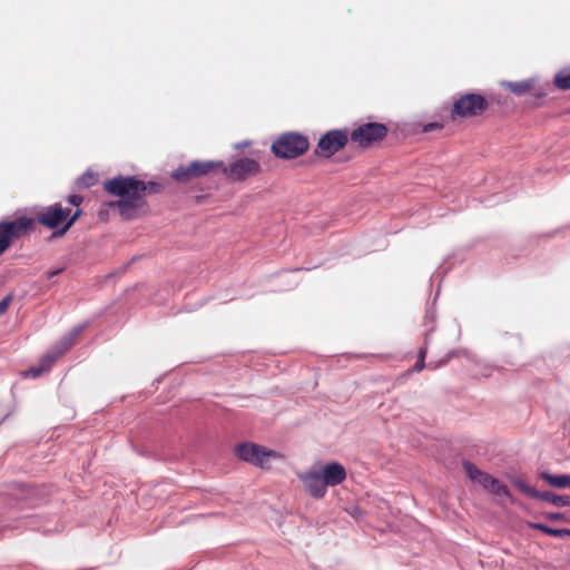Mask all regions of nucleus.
I'll return each mask as SVG.
<instances>
[{
	"instance_id": "obj_10",
	"label": "nucleus",
	"mask_w": 570,
	"mask_h": 570,
	"mask_svg": "<svg viewBox=\"0 0 570 570\" xmlns=\"http://www.w3.org/2000/svg\"><path fill=\"white\" fill-rule=\"evenodd\" d=\"M222 161L194 160L186 166H180L171 173L173 179L178 183H189L194 178L203 177L219 168Z\"/></svg>"
},
{
	"instance_id": "obj_1",
	"label": "nucleus",
	"mask_w": 570,
	"mask_h": 570,
	"mask_svg": "<svg viewBox=\"0 0 570 570\" xmlns=\"http://www.w3.org/2000/svg\"><path fill=\"white\" fill-rule=\"evenodd\" d=\"M104 189L119 199L104 203L99 216L109 208H117L124 219L130 220L148 212L146 196L160 193L161 185L144 181L134 176H117L106 180Z\"/></svg>"
},
{
	"instance_id": "obj_14",
	"label": "nucleus",
	"mask_w": 570,
	"mask_h": 570,
	"mask_svg": "<svg viewBox=\"0 0 570 570\" xmlns=\"http://www.w3.org/2000/svg\"><path fill=\"white\" fill-rule=\"evenodd\" d=\"M304 487L313 497H324L326 484L323 481L322 474L318 471H308L299 475Z\"/></svg>"
},
{
	"instance_id": "obj_6",
	"label": "nucleus",
	"mask_w": 570,
	"mask_h": 570,
	"mask_svg": "<svg viewBox=\"0 0 570 570\" xmlns=\"http://www.w3.org/2000/svg\"><path fill=\"white\" fill-rule=\"evenodd\" d=\"M350 140L362 149H367L373 145L381 142L389 134V128L381 122L361 124L351 131Z\"/></svg>"
},
{
	"instance_id": "obj_13",
	"label": "nucleus",
	"mask_w": 570,
	"mask_h": 570,
	"mask_svg": "<svg viewBox=\"0 0 570 570\" xmlns=\"http://www.w3.org/2000/svg\"><path fill=\"white\" fill-rule=\"evenodd\" d=\"M326 487H335L346 479V470L338 462H331L320 469Z\"/></svg>"
},
{
	"instance_id": "obj_20",
	"label": "nucleus",
	"mask_w": 570,
	"mask_h": 570,
	"mask_svg": "<svg viewBox=\"0 0 570 570\" xmlns=\"http://www.w3.org/2000/svg\"><path fill=\"white\" fill-rule=\"evenodd\" d=\"M444 128V124L440 121H432L428 124H415L414 131L415 132H431L434 130H442Z\"/></svg>"
},
{
	"instance_id": "obj_8",
	"label": "nucleus",
	"mask_w": 570,
	"mask_h": 570,
	"mask_svg": "<svg viewBox=\"0 0 570 570\" xmlns=\"http://www.w3.org/2000/svg\"><path fill=\"white\" fill-rule=\"evenodd\" d=\"M224 176L233 181L240 183L261 174L262 167L259 163L253 158H238L228 165H222Z\"/></svg>"
},
{
	"instance_id": "obj_18",
	"label": "nucleus",
	"mask_w": 570,
	"mask_h": 570,
	"mask_svg": "<svg viewBox=\"0 0 570 570\" xmlns=\"http://www.w3.org/2000/svg\"><path fill=\"white\" fill-rule=\"evenodd\" d=\"M517 488L525 495L534 497L535 499H564L563 497L553 495L549 492H546L543 494H539L538 492L533 491L527 483H524L521 480H518L515 482Z\"/></svg>"
},
{
	"instance_id": "obj_24",
	"label": "nucleus",
	"mask_w": 570,
	"mask_h": 570,
	"mask_svg": "<svg viewBox=\"0 0 570 570\" xmlns=\"http://www.w3.org/2000/svg\"><path fill=\"white\" fill-rule=\"evenodd\" d=\"M529 94L535 99H541L547 96V91L542 87L535 86V80H533V90Z\"/></svg>"
},
{
	"instance_id": "obj_4",
	"label": "nucleus",
	"mask_w": 570,
	"mask_h": 570,
	"mask_svg": "<svg viewBox=\"0 0 570 570\" xmlns=\"http://www.w3.org/2000/svg\"><path fill=\"white\" fill-rule=\"evenodd\" d=\"M309 147L306 136L298 132L279 135L272 145L274 155L282 159H293L304 155Z\"/></svg>"
},
{
	"instance_id": "obj_3",
	"label": "nucleus",
	"mask_w": 570,
	"mask_h": 570,
	"mask_svg": "<svg viewBox=\"0 0 570 570\" xmlns=\"http://www.w3.org/2000/svg\"><path fill=\"white\" fill-rule=\"evenodd\" d=\"M489 108V101L480 94H464L453 101L449 117L452 121L481 116Z\"/></svg>"
},
{
	"instance_id": "obj_12",
	"label": "nucleus",
	"mask_w": 570,
	"mask_h": 570,
	"mask_svg": "<svg viewBox=\"0 0 570 570\" xmlns=\"http://www.w3.org/2000/svg\"><path fill=\"white\" fill-rule=\"evenodd\" d=\"M9 488L10 490L8 492L1 494L12 497L13 499H30L51 494L50 490L43 485L32 487L14 483Z\"/></svg>"
},
{
	"instance_id": "obj_22",
	"label": "nucleus",
	"mask_w": 570,
	"mask_h": 570,
	"mask_svg": "<svg viewBox=\"0 0 570 570\" xmlns=\"http://www.w3.org/2000/svg\"><path fill=\"white\" fill-rule=\"evenodd\" d=\"M97 181V177L96 175L91 174V173H87L85 175H82L79 179H78V184L82 187H90L92 185H95V183Z\"/></svg>"
},
{
	"instance_id": "obj_26",
	"label": "nucleus",
	"mask_w": 570,
	"mask_h": 570,
	"mask_svg": "<svg viewBox=\"0 0 570 570\" xmlns=\"http://www.w3.org/2000/svg\"><path fill=\"white\" fill-rule=\"evenodd\" d=\"M424 367H425V361L417 358L416 363L414 364L412 370H410V372H421Z\"/></svg>"
},
{
	"instance_id": "obj_27",
	"label": "nucleus",
	"mask_w": 570,
	"mask_h": 570,
	"mask_svg": "<svg viewBox=\"0 0 570 570\" xmlns=\"http://www.w3.org/2000/svg\"><path fill=\"white\" fill-rule=\"evenodd\" d=\"M61 272H62V268L52 269V271L47 272L46 275H47V278L50 279L53 276L59 275Z\"/></svg>"
},
{
	"instance_id": "obj_16",
	"label": "nucleus",
	"mask_w": 570,
	"mask_h": 570,
	"mask_svg": "<svg viewBox=\"0 0 570 570\" xmlns=\"http://www.w3.org/2000/svg\"><path fill=\"white\" fill-rule=\"evenodd\" d=\"M502 86L517 96H523L533 90V79L503 81Z\"/></svg>"
},
{
	"instance_id": "obj_28",
	"label": "nucleus",
	"mask_w": 570,
	"mask_h": 570,
	"mask_svg": "<svg viewBox=\"0 0 570 570\" xmlns=\"http://www.w3.org/2000/svg\"><path fill=\"white\" fill-rule=\"evenodd\" d=\"M426 352H428L426 347H421L419 350L417 358L425 361Z\"/></svg>"
},
{
	"instance_id": "obj_32",
	"label": "nucleus",
	"mask_w": 570,
	"mask_h": 570,
	"mask_svg": "<svg viewBox=\"0 0 570 570\" xmlns=\"http://www.w3.org/2000/svg\"><path fill=\"white\" fill-rule=\"evenodd\" d=\"M568 488H570V475H568Z\"/></svg>"
},
{
	"instance_id": "obj_29",
	"label": "nucleus",
	"mask_w": 570,
	"mask_h": 570,
	"mask_svg": "<svg viewBox=\"0 0 570 570\" xmlns=\"http://www.w3.org/2000/svg\"><path fill=\"white\" fill-rule=\"evenodd\" d=\"M553 503H556L557 505L559 507H567V505H570V501H566V500H562V501H552Z\"/></svg>"
},
{
	"instance_id": "obj_5",
	"label": "nucleus",
	"mask_w": 570,
	"mask_h": 570,
	"mask_svg": "<svg viewBox=\"0 0 570 570\" xmlns=\"http://www.w3.org/2000/svg\"><path fill=\"white\" fill-rule=\"evenodd\" d=\"M234 453L238 459L264 470L271 469L272 460L283 459L281 453L252 442L236 445Z\"/></svg>"
},
{
	"instance_id": "obj_25",
	"label": "nucleus",
	"mask_w": 570,
	"mask_h": 570,
	"mask_svg": "<svg viewBox=\"0 0 570 570\" xmlns=\"http://www.w3.org/2000/svg\"><path fill=\"white\" fill-rule=\"evenodd\" d=\"M12 299L13 295L9 294L0 301V315H3L8 311Z\"/></svg>"
},
{
	"instance_id": "obj_15",
	"label": "nucleus",
	"mask_w": 570,
	"mask_h": 570,
	"mask_svg": "<svg viewBox=\"0 0 570 570\" xmlns=\"http://www.w3.org/2000/svg\"><path fill=\"white\" fill-rule=\"evenodd\" d=\"M65 351H60L55 354H47L45 355L38 366L30 367L28 371H26L24 375L28 377H39L42 373L50 370L51 366L55 364V362L58 360V357L63 353Z\"/></svg>"
},
{
	"instance_id": "obj_31",
	"label": "nucleus",
	"mask_w": 570,
	"mask_h": 570,
	"mask_svg": "<svg viewBox=\"0 0 570 570\" xmlns=\"http://www.w3.org/2000/svg\"><path fill=\"white\" fill-rule=\"evenodd\" d=\"M551 518L557 519L559 518V514H551Z\"/></svg>"
},
{
	"instance_id": "obj_17",
	"label": "nucleus",
	"mask_w": 570,
	"mask_h": 570,
	"mask_svg": "<svg viewBox=\"0 0 570 570\" xmlns=\"http://www.w3.org/2000/svg\"><path fill=\"white\" fill-rule=\"evenodd\" d=\"M553 83L560 90H570V68H563L554 76Z\"/></svg>"
},
{
	"instance_id": "obj_11",
	"label": "nucleus",
	"mask_w": 570,
	"mask_h": 570,
	"mask_svg": "<svg viewBox=\"0 0 570 570\" xmlns=\"http://www.w3.org/2000/svg\"><path fill=\"white\" fill-rule=\"evenodd\" d=\"M463 469L466 475L471 481L482 485L490 493L495 495H508V489L504 484H502L498 479L488 474L487 472L481 471L475 464L470 461L463 462Z\"/></svg>"
},
{
	"instance_id": "obj_30",
	"label": "nucleus",
	"mask_w": 570,
	"mask_h": 570,
	"mask_svg": "<svg viewBox=\"0 0 570 570\" xmlns=\"http://www.w3.org/2000/svg\"><path fill=\"white\" fill-rule=\"evenodd\" d=\"M70 345H71V342H69V343L66 345L65 351H66V350H68V348L70 347Z\"/></svg>"
},
{
	"instance_id": "obj_21",
	"label": "nucleus",
	"mask_w": 570,
	"mask_h": 570,
	"mask_svg": "<svg viewBox=\"0 0 570 570\" xmlns=\"http://www.w3.org/2000/svg\"><path fill=\"white\" fill-rule=\"evenodd\" d=\"M532 528L539 529L552 537H562L564 534H570V530L567 529H552L541 523H533L531 524Z\"/></svg>"
},
{
	"instance_id": "obj_2",
	"label": "nucleus",
	"mask_w": 570,
	"mask_h": 570,
	"mask_svg": "<svg viewBox=\"0 0 570 570\" xmlns=\"http://www.w3.org/2000/svg\"><path fill=\"white\" fill-rule=\"evenodd\" d=\"M83 198L80 195H70L67 203L72 205L75 209L63 207L61 203H56L43 207L36 215V222L49 229L55 230L53 236H63L73 224L81 217L82 209L80 205Z\"/></svg>"
},
{
	"instance_id": "obj_23",
	"label": "nucleus",
	"mask_w": 570,
	"mask_h": 570,
	"mask_svg": "<svg viewBox=\"0 0 570 570\" xmlns=\"http://www.w3.org/2000/svg\"><path fill=\"white\" fill-rule=\"evenodd\" d=\"M348 505L344 507L345 511L350 513L353 518H358L361 515L360 508L355 504L354 501H347Z\"/></svg>"
},
{
	"instance_id": "obj_19",
	"label": "nucleus",
	"mask_w": 570,
	"mask_h": 570,
	"mask_svg": "<svg viewBox=\"0 0 570 570\" xmlns=\"http://www.w3.org/2000/svg\"><path fill=\"white\" fill-rule=\"evenodd\" d=\"M542 479L546 480L551 487L563 489L568 488V475H552L549 473H542Z\"/></svg>"
},
{
	"instance_id": "obj_7",
	"label": "nucleus",
	"mask_w": 570,
	"mask_h": 570,
	"mask_svg": "<svg viewBox=\"0 0 570 570\" xmlns=\"http://www.w3.org/2000/svg\"><path fill=\"white\" fill-rule=\"evenodd\" d=\"M35 219L22 216L14 220L0 223V255L3 254L14 239L33 229Z\"/></svg>"
},
{
	"instance_id": "obj_9",
	"label": "nucleus",
	"mask_w": 570,
	"mask_h": 570,
	"mask_svg": "<svg viewBox=\"0 0 570 570\" xmlns=\"http://www.w3.org/2000/svg\"><path fill=\"white\" fill-rule=\"evenodd\" d=\"M348 141H351L348 130H330L320 138L315 154L323 158H331L334 154L345 148Z\"/></svg>"
}]
</instances>
